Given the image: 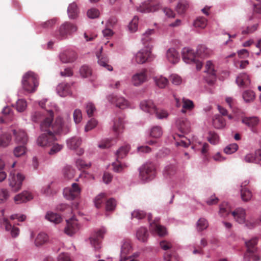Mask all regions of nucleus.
Returning a JSON list of instances; mask_svg holds the SVG:
<instances>
[{
  "mask_svg": "<svg viewBox=\"0 0 261 261\" xmlns=\"http://www.w3.org/2000/svg\"><path fill=\"white\" fill-rule=\"evenodd\" d=\"M156 85L160 88H165L168 84V80L163 76H157L154 77Z\"/></svg>",
  "mask_w": 261,
  "mask_h": 261,
  "instance_id": "ea45409f",
  "label": "nucleus"
},
{
  "mask_svg": "<svg viewBox=\"0 0 261 261\" xmlns=\"http://www.w3.org/2000/svg\"><path fill=\"white\" fill-rule=\"evenodd\" d=\"M154 165L151 163H146L140 169V177L143 181L152 179L155 175Z\"/></svg>",
  "mask_w": 261,
  "mask_h": 261,
  "instance_id": "0eeeda50",
  "label": "nucleus"
},
{
  "mask_svg": "<svg viewBox=\"0 0 261 261\" xmlns=\"http://www.w3.org/2000/svg\"><path fill=\"white\" fill-rule=\"evenodd\" d=\"M210 50L205 45H201L198 46L197 50V56L201 58L206 57L210 54Z\"/></svg>",
  "mask_w": 261,
  "mask_h": 261,
  "instance_id": "09e8293b",
  "label": "nucleus"
},
{
  "mask_svg": "<svg viewBox=\"0 0 261 261\" xmlns=\"http://www.w3.org/2000/svg\"><path fill=\"white\" fill-rule=\"evenodd\" d=\"M81 139L77 137H73L67 141L68 146L72 149H76L81 144Z\"/></svg>",
  "mask_w": 261,
  "mask_h": 261,
  "instance_id": "c03bdc74",
  "label": "nucleus"
},
{
  "mask_svg": "<svg viewBox=\"0 0 261 261\" xmlns=\"http://www.w3.org/2000/svg\"><path fill=\"white\" fill-rule=\"evenodd\" d=\"M108 100L121 109L126 108L128 105V101L122 97H118L113 95H110L108 96Z\"/></svg>",
  "mask_w": 261,
  "mask_h": 261,
  "instance_id": "dca6fc26",
  "label": "nucleus"
},
{
  "mask_svg": "<svg viewBox=\"0 0 261 261\" xmlns=\"http://www.w3.org/2000/svg\"><path fill=\"white\" fill-rule=\"evenodd\" d=\"M23 89L28 92H34L39 85L37 74L32 71H28L23 76L22 80Z\"/></svg>",
  "mask_w": 261,
  "mask_h": 261,
  "instance_id": "f03ea898",
  "label": "nucleus"
},
{
  "mask_svg": "<svg viewBox=\"0 0 261 261\" xmlns=\"http://www.w3.org/2000/svg\"><path fill=\"white\" fill-rule=\"evenodd\" d=\"M175 167L173 165L167 166L164 170V174L165 176H170L175 172Z\"/></svg>",
  "mask_w": 261,
  "mask_h": 261,
  "instance_id": "774afa93",
  "label": "nucleus"
},
{
  "mask_svg": "<svg viewBox=\"0 0 261 261\" xmlns=\"http://www.w3.org/2000/svg\"><path fill=\"white\" fill-rule=\"evenodd\" d=\"M241 196L242 200L247 202L249 201L252 196V192L246 187L241 188Z\"/></svg>",
  "mask_w": 261,
  "mask_h": 261,
  "instance_id": "79ce46f5",
  "label": "nucleus"
},
{
  "mask_svg": "<svg viewBox=\"0 0 261 261\" xmlns=\"http://www.w3.org/2000/svg\"><path fill=\"white\" fill-rule=\"evenodd\" d=\"M116 205V202L113 198L108 199L106 204V210L107 212L113 211L115 210Z\"/></svg>",
  "mask_w": 261,
  "mask_h": 261,
  "instance_id": "052dcab7",
  "label": "nucleus"
},
{
  "mask_svg": "<svg viewBox=\"0 0 261 261\" xmlns=\"http://www.w3.org/2000/svg\"><path fill=\"white\" fill-rule=\"evenodd\" d=\"M213 124L216 128L220 129L225 127L226 123L224 119L221 116L216 115L213 118Z\"/></svg>",
  "mask_w": 261,
  "mask_h": 261,
  "instance_id": "c756f323",
  "label": "nucleus"
},
{
  "mask_svg": "<svg viewBox=\"0 0 261 261\" xmlns=\"http://www.w3.org/2000/svg\"><path fill=\"white\" fill-rule=\"evenodd\" d=\"M146 216V214L145 212L136 210L132 213V219L136 218L137 219H142Z\"/></svg>",
  "mask_w": 261,
  "mask_h": 261,
  "instance_id": "680f3d73",
  "label": "nucleus"
},
{
  "mask_svg": "<svg viewBox=\"0 0 261 261\" xmlns=\"http://www.w3.org/2000/svg\"><path fill=\"white\" fill-rule=\"evenodd\" d=\"M33 198L31 193L27 191H24L15 196L14 201L18 204L23 202H26Z\"/></svg>",
  "mask_w": 261,
  "mask_h": 261,
  "instance_id": "393cba45",
  "label": "nucleus"
},
{
  "mask_svg": "<svg viewBox=\"0 0 261 261\" xmlns=\"http://www.w3.org/2000/svg\"><path fill=\"white\" fill-rule=\"evenodd\" d=\"M5 226V229L7 231H11V236L13 237H16L19 233V229L18 228L12 226L8 220L5 219L4 221Z\"/></svg>",
  "mask_w": 261,
  "mask_h": 261,
  "instance_id": "f704fd0d",
  "label": "nucleus"
},
{
  "mask_svg": "<svg viewBox=\"0 0 261 261\" xmlns=\"http://www.w3.org/2000/svg\"><path fill=\"white\" fill-rule=\"evenodd\" d=\"M43 132L45 133L39 136L37 141L38 145L41 147L51 146L53 142H55L56 140L54 134H66L67 133L64 132L57 133L52 130L51 128H48V130H43Z\"/></svg>",
  "mask_w": 261,
  "mask_h": 261,
  "instance_id": "20e7f679",
  "label": "nucleus"
},
{
  "mask_svg": "<svg viewBox=\"0 0 261 261\" xmlns=\"http://www.w3.org/2000/svg\"><path fill=\"white\" fill-rule=\"evenodd\" d=\"M77 30L76 27L73 24L66 22L62 24L59 30L56 32L55 36L58 39H63L67 37L69 35H71Z\"/></svg>",
  "mask_w": 261,
  "mask_h": 261,
  "instance_id": "423d86ee",
  "label": "nucleus"
},
{
  "mask_svg": "<svg viewBox=\"0 0 261 261\" xmlns=\"http://www.w3.org/2000/svg\"><path fill=\"white\" fill-rule=\"evenodd\" d=\"M26 152L25 145H21L16 147L14 149V154L16 157H19L23 155Z\"/></svg>",
  "mask_w": 261,
  "mask_h": 261,
  "instance_id": "4d7b16f0",
  "label": "nucleus"
},
{
  "mask_svg": "<svg viewBox=\"0 0 261 261\" xmlns=\"http://www.w3.org/2000/svg\"><path fill=\"white\" fill-rule=\"evenodd\" d=\"M153 114H155L157 118L161 119L166 118L168 116V113L164 110L155 108Z\"/></svg>",
  "mask_w": 261,
  "mask_h": 261,
  "instance_id": "6e6d98bb",
  "label": "nucleus"
},
{
  "mask_svg": "<svg viewBox=\"0 0 261 261\" xmlns=\"http://www.w3.org/2000/svg\"><path fill=\"white\" fill-rule=\"evenodd\" d=\"M54 112L49 111L45 115L41 112L32 113L31 119L35 123H40L41 131L48 130L51 128L54 132L68 133L71 128V122L69 118H63L58 117L53 122Z\"/></svg>",
  "mask_w": 261,
  "mask_h": 261,
  "instance_id": "f257e3e1",
  "label": "nucleus"
},
{
  "mask_svg": "<svg viewBox=\"0 0 261 261\" xmlns=\"http://www.w3.org/2000/svg\"><path fill=\"white\" fill-rule=\"evenodd\" d=\"M242 121L248 127H254L258 123V119L256 117H245L242 119Z\"/></svg>",
  "mask_w": 261,
  "mask_h": 261,
  "instance_id": "58836bf2",
  "label": "nucleus"
},
{
  "mask_svg": "<svg viewBox=\"0 0 261 261\" xmlns=\"http://www.w3.org/2000/svg\"><path fill=\"white\" fill-rule=\"evenodd\" d=\"M154 33V30L153 29H149L142 35V41L145 48H147V46H149L151 47V49L152 48V46L150 44V42L152 40L151 35L153 34Z\"/></svg>",
  "mask_w": 261,
  "mask_h": 261,
  "instance_id": "bb28decb",
  "label": "nucleus"
},
{
  "mask_svg": "<svg viewBox=\"0 0 261 261\" xmlns=\"http://www.w3.org/2000/svg\"><path fill=\"white\" fill-rule=\"evenodd\" d=\"M62 172L64 177L67 179L72 178L75 173L74 170L69 165L65 166L63 168Z\"/></svg>",
  "mask_w": 261,
  "mask_h": 261,
  "instance_id": "37998d69",
  "label": "nucleus"
},
{
  "mask_svg": "<svg viewBox=\"0 0 261 261\" xmlns=\"http://www.w3.org/2000/svg\"><path fill=\"white\" fill-rule=\"evenodd\" d=\"M59 94L62 97L66 96L70 93V87L68 84H61L57 87Z\"/></svg>",
  "mask_w": 261,
  "mask_h": 261,
  "instance_id": "2f4dec72",
  "label": "nucleus"
},
{
  "mask_svg": "<svg viewBox=\"0 0 261 261\" xmlns=\"http://www.w3.org/2000/svg\"><path fill=\"white\" fill-rule=\"evenodd\" d=\"M106 232V229L102 228L92 233L90 237V243L95 250L100 248V243Z\"/></svg>",
  "mask_w": 261,
  "mask_h": 261,
  "instance_id": "1a4fd4ad",
  "label": "nucleus"
},
{
  "mask_svg": "<svg viewBox=\"0 0 261 261\" xmlns=\"http://www.w3.org/2000/svg\"><path fill=\"white\" fill-rule=\"evenodd\" d=\"M242 96L245 102H250L254 99L255 94L253 91L248 90L243 93Z\"/></svg>",
  "mask_w": 261,
  "mask_h": 261,
  "instance_id": "8fccbe9b",
  "label": "nucleus"
},
{
  "mask_svg": "<svg viewBox=\"0 0 261 261\" xmlns=\"http://www.w3.org/2000/svg\"><path fill=\"white\" fill-rule=\"evenodd\" d=\"M77 58L76 53L72 50H66L60 55V59L64 63L74 62Z\"/></svg>",
  "mask_w": 261,
  "mask_h": 261,
  "instance_id": "f3484780",
  "label": "nucleus"
},
{
  "mask_svg": "<svg viewBox=\"0 0 261 261\" xmlns=\"http://www.w3.org/2000/svg\"><path fill=\"white\" fill-rule=\"evenodd\" d=\"M13 134L14 136L15 143L25 145L28 141V136L26 132L22 129H13Z\"/></svg>",
  "mask_w": 261,
  "mask_h": 261,
  "instance_id": "4468645a",
  "label": "nucleus"
},
{
  "mask_svg": "<svg viewBox=\"0 0 261 261\" xmlns=\"http://www.w3.org/2000/svg\"><path fill=\"white\" fill-rule=\"evenodd\" d=\"M207 25V19L203 17L197 18L193 22V26L197 29H203Z\"/></svg>",
  "mask_w": 261,
  "mask_h": 261,
  "instance_id": "4c0bfd02",
  "label": "nucleus"
},
{
  "mask_svg": "<svg viewBox=\"0 0 261 261\" xmlns=\"http://www.w3.org/2000/svg\"><path fill=\"white\" fill-rule=\"evenodd\" d=\"M182 56L183 60L187 63H193V61H196L197 58V54L189 48L183 49Z\"/></svg>",
  "mask_w": 261,
  "mask_h": 261,
  "instance_id": "6ab92c4d",
  "label": "nucleus"
},
{
  "mask_svg": "<svg viewBox=\"0 0 261 261\" xmlns=\"http://www.w3.org/2000/svg\"><path fill=\"white\" fill-rule=\"evenodd\" d=\"M67 225L65 228V233L69 236H72L76 233L79 229L80 226L77 220L72 217L66 220Z\"/></svg>",
  "mask_w": 261,
  "mask_h": 261,
  "instance_id": "f8f14e48",
  "label": "nucleus"
},
{
  "mask_svg": "<svg viewBox=\"0 0 261 261\" xmlns=\"http://www.w3.org/2000/svg\"><path fill=\"white\" fill-rule=\"evenodd\" d=\"M140 107L143 111L150 114H153V111H155L154 109L156 108L153 101L151 100L142 101L140 103Z\"/></svg>",
  "mask_w": 261,
  "mask_h": 261,
  "instance_id": "a878e982",
  "label": "nucleus"
},
{
  "mask_svg": "<svg viewBox=\"0 0 261 261\" xmlns=\"http://www.w3.org/2000/svg\"><path fill=\"white\" fill-rule=\"evenodd\" d=\"M194 108V104L193 102L186 98H182V109L181 112L182 113H186L187 111H191Z\"/></svg>",
  "mask_w": 261,
  "mask_h": 261,
  "instance_id": "7c9ffc66",
  "label": "nucleus"
},
{
  "mask_svg": "<svg viewBox=\"0 0 261 261\" xmlns=\"http://www.w3.org/2000/svg\"><path fill=\"white\" fill-rule=\"evenodd\" d=\"M232 215L236 221L239 223L243 224L246 222V212L244 209L242 208H238L232 212Z\"/></svg>",
  "mask_w": 261,
  "mask_h": 261,
  "instance_id": "4be33fe9",
  "label": "nucleus"
},
{
  "mask_svg": "<svg viewBox=\"0 0 261 261\" xmlns=\"http://www.w3.org/2000/svg\"><path fill=\"white\" fill-rule=\"evenodd\" d=\"M176 124L178 129L183 134H188L191 130V123L185 118H179L176 121Z\"/></svg>",
  "mask_w": 261,
  "mask_h": 261,
  "instance_id": "aec40b11",
  "label": "nucleus"
},
{
  "mask_svg": "<svg viewBox=\"0 0 261 261\" xmlns=\"http://www.w3.org/2000/svg\"><path fill=\"white\" fill-rule=\"evenodd\" d=\"M166 57L169 62L172 64L177 63L179 60L178 53L175 48H169L166 53Z\"/></svg>",
  "mask_w": 261,
  "mask_h": 261,
  "instance_id": "b1692460",
  "label": "nucleus"
},
{
  "mask_svg": "<svg viewBox=\"0 0 261 261\" xmlns=\"http://www.w3.org/2000/svg\"><path fill=\"white\" fill-rule=\"evenodd\" d=\"M96 56L98 58V63L99 65L105 67L108 70L112 71L113 70V67L108 65L109 60L107 57L101 55V53L99 55L97 54Z\"/></svg>",
  "mask_w": 261,
  "mask_h": 261,
  "instance_id": "473e14b6",
  "label": "nucleus"
},
{
  "mask_svg": "<svg viewBox=\"0 0 261 261\" xmlns=\"http://www.w3.org/2000/svg\"><path fill=\"white\" fill-rule=\"evenodd\" d=\"M105 200L106 195L105 193H100L94 199V204L96 208L101 207Z\"/></svg>",
  "mask_w": 261,
  "mask_h": 261,
  "instance_id": "864d4df0",
  "label": "nucleus"
},
{
  "mask_svg": "<svg viewBox=\"0 0 261 261\" xmlns=\"http://www.w3.org/2000/svg\"><path fill=\"white\" fill-rule=\"evenodd\" d=\"M159 4H154L153 3H144L140 6L138 8V11L141 13H149L155 11L160 8Z\"/></svg>",
  "mask_w": 261,
  "mask_h": 261,
  "instance_id": "412c9836",
  "label": "nucleus"
},
{
  "mask_svg": "<svg viewBox=\"0 0 261 261\" xmlns=\"http://www.w3.org/2000/svg\"><path fill=\"white\" fill-rule=\"evenodd\" d=\"M67 13L69 17L71 19H75L77 17L79 10L76 3H72L69 5Z\"/></svg>",
  "mask_w": 261,
  "mask_h": 261,
  "instance_id": "c85d7f7f",
  "label": "nucleus"
},
{
  "mask_svg": "<svg viewBox=\"0 0 261 261\" xmlns=\"http://www.w3.org/2000/svg\"><path fill=\"white\" fill-rule=\"evenodd\" d=\"M164 259L165 261H178V256L175 252L170 251L165 253Z\"/></svg>",
  "mask_w": 261,
  "mask_h": 261,
  "instance_id": "5fc2aeb1",
  "label": "nucleus"
},
{
  "mask_svg": "<svg viewBox=\"0 0 261 261\" xmlns=\"http://www.w3.org/2000/svg\"><path fill=\"white\" fill-rule=\"evenodd\" d=\"M56 22L57 19L53 18L42 22L40 24V26L44 29H51L56 24Z\"/></svg>",
  "mask_w": 261,
  "mask_h": 261,
  "instance_id": "e2e57ef3",
  "label": "nucleus"
},
{
  "mask_svg": "<svg viewBox=\"0 0 261 261\" xmlns=\"http://www.w3.org/2000/svg\"><path fill=\"white\" fill-rule=\"evenodd\" d=\"M74 122L76 124L80 123L82 120V113L81 110L75 109L73 114Z\"/></svg>",
  "mask_w": 261,
  "mask_h": 261,
  "instance_id": "0e129e2a",
  "label": "nucleus"
},
{
  "mask_svg": "<svg viewBox=\"0 0 261 261\" xmlns=\"http://www.w3.org/2000/svg\"><path fill=\"white\" fill-rule=\"evenodd\" d=\"M238 149V145L236 143L230 144L224 149V152L226 154H232Z\"/></svg>",
  "mask_w": 261,
  "mask_h": 261,
  "instance_id": "bf43d9fd",
  "label": "nucleus"
},
{
  "mask_svg": "<svg viewBox=\"0 0 261 261\" xmlns=\"http://www.w3.org/2000/svg\"><path fill=\"white\" fill-rule=\"evenodd\" d=\"M237 84L242 87H246L249 86L250 81L248 76L245 73L240 74L236 79Z\"/></svg>",
  "mask_w": 261,
  "mask_h": 261,
  "instance_id": "cd10ccee",
  "label": "nucleus"
},
{
  "mask_svg": "<svg viewBox=\"0 0 261 261\" xmlns=\"http://www.w3.org/2000/svg\"><path fill=\"white\" fill-rule=\"evenodd\" d=\"M258 239L257 238H253L250 240L245 242L247 251L244 255L245 261H250L252 259L254 261H257L260 259L259 256L256 254L257 251V245Z\"/></svg>",
  "mask_w": 261,
  "mask_h": 261,
  "instance_id": "7ed1b4c3",
  "label": "nucleus"
},
{
  "mask_svg": "<svg viewBox=\"0 0 261 261\" xmlns=\"http://www.w3.org/2000/svg\"><path fill=\"white\" fill-rule=\"evenodd\" d=\"M12 136L11 134L6 133L0 136V148L8 147L11 141Z\"/></svg>",
  "mask_w": 261,
  "mask_h": 261,
  "instance_id": "72a5a7b5",
  "label": "nucleus"
},
{
  "mask_svg": "<svg viewBox=\"0 0 261 261\" xmlns=\"http://www.w3.org/2000/svg\"><path fill=\"white\" fill-rule=\"evenodd\" d=\"M230 207L227 202H224L220 205L219 214L222 217H225L230 213Z\"/></svg>",
  "mask_w": 261,
  "mask_h": 261,
  "instance_id": "a19ab883",
  "label": "nucleus"
},
{
  "mask_svg": "<svg viewBox=\"0 0 261 261\" xmlns=\"http://www.w3.org/2000/svg\"><path fill=\"white\" fill-rule=\"evenodd\" d=\"M45 218L55 224H59L62 221L61 216L57 213L48 212L45 215Z\"/></svg>",
  "mask_w": 261,
  "mask_h": 261,
  "instance_id": "c9c22d12",
  "label": "nucleus"
},
{
  "mask_svg": "<svg viewBox=\"0 0 261 261\" xmlns=\"http://www.w3.org/2000/svg\"><path fill=\"white\" fill-rule=\"evenodd\" d=\"M27 107V102L23 99H19L17 100L16 105V110L20 112L25 110Z\"/></svg>",
  "mask_w": 261,
  "mask_h": 261,
  "instance_id": "338daca9",
  "label": "nucleus"
},
{
  "mask_svg": "<svg viewBox=\"0 0 261 261\" xmlns=\"http://www.w3.org/2000/svg\"><path fill=\"white\" fill-rule=\"evenodd\" d=\"M81 193V189L78 184L73 183L70 188H66L64 189L63 195L69 200H73L78 197Z\"/></svg>",
  "mask_w": 261,
  "mask_h": 261,
  "instance_id": "9b49d317",
  "label": "nucleus"
},
{
  "mask_svg": "<svg viewBox=\"0 0 261 261\" xmlns=\"http://www.w3.org/2000/svg\"><path fill=\"white\" fill-rule=\"evenodd\" d=\"M150 230L160 236H163L166 233V228L160 225L159 219L158 218H155L153 222L150 223Z\"/></svg>",
  "mask_w": 261,
  "mask_h": 261,
  "instance_id": "a211bd4d",
  "label": "nucleus"
},
{
  "mask_svg": "<svg viewBox=\"0 0 261 261\" xmlns=\"http://www.w3.org/2000/svg\"><path fill=\"white\" fill-rule=\"evenodd\" d=\"M24 176L20 173H16L14 170L10 171L9 177V185L12 191L17 192L21 187Z\"/></svg>",
  "mask_w": 261,
  "mask_h": 261,
  "instance_id": "39448f33",
  "label": "nucleus"
},
{
  "mask_svg": "<svg viewBox=\"0 0 261 261\" xmlns=\"http://www.w3.org/2000/svg\"><path fill=\"white\" fill-rule=\"evenodd\" d=\"M132 250L130 242L129 240H125L123 242L121 246L120 252V261H126L127 259H133L128 255L130 253Z\"/></svg>",
  "mask_w": 261,
  "mask_h": 261,
  "instance_id": "ddd939ff",
  "label": "nucleus"
},
{
  "mask_svg": "<svg viewBox=\"0 0 261 261\" xmlns=\"http://www.w3.org/2000/svg\"><path fill=\"white\" fill-rule=\"evenodd\" d=\"M80 73L83 77H87L91 74L92 70L89 66L83 65L80 69Z\"/></svg>",
  "mask_w": 261,
  "mask_h": 261,
  "instance_id": "69168bd1",
  "label": "nucleus"
},
{
  "mask_svg": "<svg viewBox=\"0 0 261 261\" xmlns=\"http://www.w3.org/2000/svg\"><path fill=\"white\" fill-rule=\"evenodd\" d=\"M208 226L207 221L205 219L201 218L199 219L197 223V229L198 231H201L206 229Z\"/></svg>",
  "mask_w": 261,
  "mask_h": 261,
  "instance_id": "603ef678",
  "label": "nucleus"
},
{
  "mask_svg": "<svg viewBox=\"0 0 261 261\" xmlns=\"http://www.w3.org/2000/svg\"><path fill=\"white\" fill-rule=\"evenodd\" d=\"M148 234L147 229L144 227H141L137 232V237L138 240L145 242L148 238Z\"/></svg>",
  "mask_w": 261,
  "mask_h": 261,
  "instance_id": "49530a36",
  "label": "nucleus"
},
{
  "mask_svg": "<svg viewBox=\"0 0 261 261\" xmlns=\"http://www.w3.org/2000/svg\"><path fill=\"white\" fill-rule=\"evenodd\" d=\"M129 150V146L126 145L120 147L116 152L117 160L122 159L125 156ZM113 169L115 172H120L122 171L125 166H123L119 162L118 163H113L112 164Z\"/></svg>",
  "mask_w": 261,
  "mask_h": 261,
  "instance_id": "6e6552de",
  "label": "nucleus"
},
{
  "mask_svg": "<svg viewBox=\"0 0 261 261\" xmlns=\"http://www.w3.org/2000/svg\"><path fill=\"white\" fill-rule=\"evenodd\" d=\"M146 70L144 69L139 73H137L132 78V82L135 86H139L146 81Z\"/></svg>",
  "mask_w": 261,
  "mask_h": 261,
  "instance_id": "5701e85b",
  "label": "nucleus"
},
{
  "mask_svg": "<svg viewBox=\"0 0 261 261\" xmlns=\"http://www.w3.org/2000/svg\"><path fill=\"white\" fill-rule=\"evenodd\" d=\"M189 7V4L187 1L185 0L180 1L177 6L176 11L178 13L180 14H184Z\"/></svg>",
  "mask_w": 261,
  "mask_h": 261,
  "instance_id": "a18cd8bd",
  "label": "nucleus"
},
{
  "mask_svg": "<svg viewBox=\"0 0 261 261\" xmlns=\"http://www.w3.org/2000/svg\"><path fill=\"white\" fill-rule=\"evenodd\" d=\"M123 128V121L122 118L119 117L114 120L113 130L115 132L120 133Z\"/></svg>",
  "mask_w": 261,
  "mask_h": 261,
  "instance_id": "de8ad7c7",
  "label": "nucleus"
},
{
  "mask_svg": "<svg viewBox=\"0 0 261 261\" xmlns=\"http://www.w3.org/2000/svg\"><path fill=\"white\" fill-rule=\"evenodd\" d=\"M136 61L139 64H143L152 59L151 47L147 46L145 49L139 51L135 57Z\"/></svg>",
  "mask_w": 261,
  "mask_h": 261,
  "instance_id": "9d476101",
  "label": "nucleus"
},
{
  "mask_svg": "<svg viewBox=\"0 0 261 261\" xmlns=\"http://www.w3.org/2000/svg\"><path fill=\"white\" fill-rule=\"evenodd\" d=\"M162 134L163 131L162 128L160 126H154L150 130V135L153 138H160L161 136H162Z\"/></svg>",
  "mask_w": 261,
  "mask_h": 261,
  "instance_id": "3c124183",
  "label": "nucleus"
},
{
  "mask_svg": "<svg viewBox=\"0 0 261 261\" xmlns=\"http://www.w3.org/2000/svg\"><path fill=\"white\" fill-rule=\"evenodd\" d=\"M139 18L137 16H135L132 20L130 22L128 25V29L130 32H135L137 31L138 28V23Z\"/></svg>",
  "mask_w": 261,
  "mask_h": 261,
  "instance_id": "13d9d810",
  "label": "nucleus"
},
{
  "mask_svg": "<svg viewBox=\"0 0 261 261\" xmlns=\"http://www.w3.org/2000/svg\"><path fill=\"white\" fill-rule=\"evenodd\" d=\"M209 75L205 76V80L207 83L210 85L214 83L216 80V71L214 69V66L212 62L210 61H207L205 65V70Z\"/></svg>",
  "mask_w": 261,
  "mask_h": 261,
  "instance_id": "2eb2a0df",
  "label": "nucleus"
},
{
  "mask_svg": "<svg viewBox=\"0 0 261 261\" xmlns=\"http://www.w3.org/2000/svg\"><path fill=\"white\" fill-rule=\"evenodd\" d=\"M48 237L47 235L43 232L39 233L36 237L35 240V244L36 246H40L47 242Z\"/></svg>",
  "mask_w": 261,
  "mask_h": 261,
  "instance_id": "e433bc0d",
  "label": "nucleus"
}]
</instances>
